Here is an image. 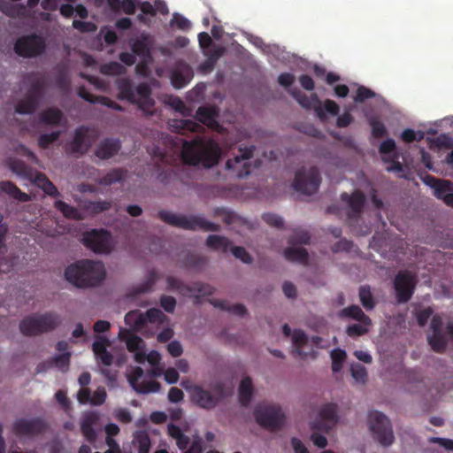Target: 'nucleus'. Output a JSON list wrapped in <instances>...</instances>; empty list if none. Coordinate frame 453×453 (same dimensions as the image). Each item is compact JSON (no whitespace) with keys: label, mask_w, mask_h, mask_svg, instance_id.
I'll return each mask as SVG.
<instances>
[{"label":"nucleus","mask_w":453,"mask_h":453,"mask_svg":"<svg viewBox=\"0 0 453 453\" xmlns=\"http://www.w3.org/2000/svg\"><path fill=\"white\" fill-rule=\"evenodd\" d=\"M0 192L9 195L11 197L19 202H28L31 196L21 191L13 182L10 180L0 181Z\"/></svg>","instance_id":"obj_27"},{"label":"nucleus","mask_w":453,"mask_h":453,"mask_svg":"<svg viewBox=\"0 0 453 453\" xmlns=\"http://www.w3.org/2000/svg\"><path fill=\"white\" fill-rule=\"evenodd\" d=\"M167 289L175 291L181 295H188L192 293L191 287L185 285L180 279L174 276H168L166 278Z\"/></svg>","instance_id":"obj_41"},{"label":"nucleus","mask_w":453,"mask_h":453,"mask_svg":"<svg viewBox=\"0 0 453 453\" xmlns=\"http://www.w3.org/2000/svg\"><path fill=\"white\" fill-rule=\"evenodd\" d=\"M368 123L372 127V135L374 138L380 139L387 134V128L385 125L376 117L369 118Z\"/></svg>","instance_id":"obj_48"},{"label":"nucleus","mask_w":453,"mask_h":453,"mask_svg":"<svg viewBox=\"0 0 453 453\" xmlns=\"http://www.w3.org/2000/svg\"><path fill=\"white\" fill-rule=\"evenodd\" d=\"M127 348L130 352L141 350L142 349H144V342L141 337L137 335H131L127 340Z\"/></svg>","instance_id":"obj_57"},{"label":"nucleus","mask_w":453,"mask_h":453,"mask_svg":"<svg viewBox=\"0 0 453 453\" xmlns=\"http://www.w3.org/2000/svg\"><path fill=\"white\" fill-rule=\"evenodd\" d=\"M125 71V67L116 61H111L100 66V73L104 75H120Z\"/></svg>","instance_id":"obj_46"},{"label":"nucleus","mask_w":453,"mask_h":453,"mask_svg":"<svg viewBox=\"0 0 453 453\" xmlns=\"http://www.w3.org/2000/svg\"><path fill=\"white\" fill-rule=\"evenodd\" d=\"M321 183L319 170L312 166L308 170L302 168L296 173L293 188L303 195H312L319 190Z\"/></svg>","instance_id":"obj_9"},{"label":"nucleus","mask_w":453,"mask_h":453,"mask_svg":"<svg viewBox=\"0 0 453 453\" xmlns=\"http://www.w3.org/2000/svg\"><path fill=\"white\" fill-rule=\"evenodd\" d=\"M368 425L373 438L382 446H390L395 440L392 426L386 415L372 411L368 415Z\"/></svg>","instance_id":"obj_8"},{"label":"nucleus","mask_w":453,"mask_h":453,"mask_svg":"<svg viewBox=\"0 0 453 453\" xmlns=\"http://www.w3.org/2000/svg\"><path fill=\"white\" fill-rule=\"evenodd\" d=\"M264 221L268 225L280 228L283 226V219L277 214L274 213H265L262 216Z\"/></svg>","instance_id":"obj_61"},{"label":"nucleus","mask_w":453,"mask_h":453,"mask_svg":"<svg viewBox=\"0 0 453 453\" xmlns=\"http://www.w3.org/2000/svg\"><path fill=\"white\" fill-rule=\"evenodd\" d=\"M424 137V134L422 132L416 133L413 129L406 128L401 134V139L407 142L411 143L414 141H421Z\"/></svg>","instance_id":"obj_56"},{"label":"nucleus","mask_w":453,"mask_h":453,"mask_svg":"<svg viewBox=\"0 0 453 453\" xmlns=\"http://www.w3.org/2000/svg\"><path fill=\"white\" fill-rule=\"evenodd\" d=\"M73 27L82 33L94 32L96 30V26L94 23L78 19L73 21Z\"/></svg>","instance_id":"obj_62"},{"label":"nucleus","mask_w":453,"mask_h":453,"mask_svg":"<svg viewBox=\"0 0 453 453\" xmlns=\"http://www.w3.org/2000/svg\"><path fill=\"white\" fill-rule=\"evenodd\" d=\"M165 318V315L157 308L149 309L143 313L144 326L147 323H162Z\"/></svg>","instance_id":"obj_49"},{"label":"nucleus","mask_w":453,"mask_h":453,"mask_svg":"<svg viewBox=\"0 0 453 453\" xmlns=\"http://www.w3.org/2000/svg\"><path fill=\"white\" fill-rule=\"evenodd\" d=\"M46 429L45 421L40 418H19L12 426V431L18 436H35L42 434Z\"/></svg>","instance_id":"obj_15"},{"label":"nucleus","mask_w":453,"mask_h":453,"mask_svg":"<svg viewBox=\"0 0 453 453\" xmlns=\"http://www.w3.org/2000/svg\"><path fill=\"white\" fill-rule=\"evenodd\" d=\"M434 143L439 148L450 149L453 147V139L446 134H441L434 140Z\"/></svg>","instance_id":"obj_64"},{"label":"nucleus","mask_w":453,"mask_h":453,"mask_svg":"<svg viewBox=\"0 0 453 453\" xmlns=\"http://www.w3.org/2000/svg\"><path fill=\"white\" fill-rule=\"evenodd\" d=\"M196 119L207 126L209 128L219 131L221 128L219 122L216 120V111L210 107L201 106L197 109L196 113Z\"/></svg>","instance_id":"obj_25"},{"label":"nucleus","mask_w":453,"mask_h":453,"mask_svg":"<svg viewBox=\"0 0 453 453\" xmlns=\"http://www.w3.org/2000/svg\"><path fill=\"white\" fill-rule=\"evenodd\" d=\"M124 175L125 172L122 169H112L101 178L100 183L105 186H110L121 181L124 179Z\"/></svg>","instance_id":"obj_44"},{"label":"nucleus","mask_w":453,"mask_h":453,"mask_svg":"<svg viewBox=\"0 0 453 453\" xmlns=\"http://www.w3.org/2000/svg\"><path fill=\"white\" fill-rule=\"evenodd\" d=\"M337 411L336 403H329L323 405L319 413V418L311 424V429L328 433L339 421Z\"/></svg>","instance_id":"obj_14"},{"label":"nucleus","mask_w":453,"mask_h":453,"mask_svg":"<svg viewBox=\"0 0 453 453\" xmlns=\"http://www.w3.org/2000/svg\"><path fill=\"white\" fill-rule=\"evenodd\" d=\"M372 324H352L347 327V334L350 337H357L365 334L368 332V326Z\"/></svg>","instance_id":"obj_55"},{"label":"nucleus","mask_w":453,"mask_h":453,"mask_svg":"<svg viewBox=\"0 0 453 453\" xmlns=\"http://www.w3.org/2000/svg\"><path fill=\"white\" fill-rule=\"evenodd\" d=\"M61 133L59 131H54L50 134H42L38 138V145L42 149H47L58 140Z\"/></svg>","instance_id":"obj_54"},{"label":"nucleus","mask_w":453,"mask_h":453,"mask_svg":"<svg viewBox=\"0 0 453 453\" xmlns=\"http://www.w3.org/2000/svg\"><path fill=\"white\" fill-rule=\"evenodd\" d=\"M426 182L434 188V196L438 199L442 200L446 205L453 207V182L433 176H428Z\"/></svg>","instance_id":"obj_17"},{"label":"nucleus","mask_w":453,"mask_h":453,"mask_svg":"<svg viewBox=\"0 0 453 453\" xmlns=\"http://www.w3.org/2000/svg\"><path fill=\"white\" fill-rule=\"evenodd\" d=\"M182 386L190 393L192 401L201 408L209 410L214 408L219 403V398L201 386L194 385L188 388L184 383H182Z\"/></svg>","instance_id":"obj_18"},{"label":"nucleus","mask_w":453,"mask_h":453,"mask_svg":"<svg viewBox=\"0 0 453 453\" xmlns=\"http://www.w3.org/2000/svg\"><path fill=\"white\" fill-rule=\"evenodd\" d=\"M89 128L85 126L78 127L74 131L73 139L67 144V152L73 155H84L91 147L88 135Z\"/></svg>","instance_id":"obj_16"},{"label":"nucleus","mask_w":453,"mask_h":453,"mask_svg":"<svg viewBox=\"0 0 453 453\" xmlns=\"http://www.w3.org/2000/svg\"><path fill=\"white\" fill-rule=\"evenodd\" d=\"M346 352L341 349H335L331 352L332 358V371L338 372L346 358Z\"/></svg>","instance_id":"obj_50"},{"label":"nucleus","mask_w":453,"mask_h":453,"mask_svg":"<svg viewBox=\"0 0 453 453\" xmlns=\"http://www.w3.org/2000/svg\"><path fill=\"white\" fill-rule=\"evenodd\" d=\"M284 257L291 262H298L306 265L309 260V255L303 248L288 247L284 250Z\"/></svg>","instance_id":"obj_37"},{"label":"nucleus","mask_w":453,"mask_h":453,"mask_svg":"<svg viewBox=\"0 0 453 453\" xmlns=\"http://www.w3.org/2000/svg\"><path fill=\"white\" fill-rule=\"evenodd\" d=\"M171 127L173 131L181 134L187 132L201 133L204 130L203 126L191 119H173Z\"/></svg>","instance_id":"obj_26"},{"label":"nucleus","mask_w":453,"mask_h":453,"mask_svg":"<svg viewBox=\"0 0 453 453\" xmlns=\"http://www.w3.org/2000/svg\"><path fill=\"white\" fill-rule=\"evenodd\" d=\"M253 386L250 377H244L239 387V401L242 405L248 406L252 398Z\"/></svg>","instance_id":"obj_33"},{"label":"nucleus","mask_w":453,"mask_h":453,"mask_svg":"<svg viewBox=\"0 0 453 453\" xmlns=\"http://www.w3.org/2000/svg\"><path fill=\"white\" fill-rule=\"evenodd\" d=\"M359 299L363 307L366 311H372L376 305V302L371 291L369 285H363L359 288Z\"/></svg>","instance_id":"obj_40"},{"label":"nucleus","mask_w":453,"mask_h":453,"mask_svg":"<svg viewBox=\"0 0 453 453\" xmlns=\"http://www.w3.org/2000/svg\"><path fill=\"white\" fill-rule=\"evenodd\" d=\"M70 358L71 353L65 352L63 354H59L48 360L45 364H41L37 367V372H42L44 370V365H48L49 366H56L62 372H66L69 369L70 365Z\"/></svg>","instance_id":"obj_29"},{"label":"nucleus","mask_w":453,"mask_h":453,"mask_svg":"<svg viewBox=\"0 0 453 453\" xmlns=\"http://www.w3.org/2000/svg\"><path fill=\"white\" fill-rule=\"evenodd\" d=\"M121 149L119 139L105 138L97 145L95 155L103 160H107L119 153Z\"/></svg>","instance_id":"obj_21"},{"label":"nucleus","mask_w":453,"mask_h":453,"mask_svg":"<svg viewBox=\"0 0 453 453\" xmlns=\"http://www.w3.org/2000/svg\"><path fill=\"white\" fill-rule=\"evenodd\" d=\"M9 167L12 173L28 180H32L36 173V171L20 159H11Z\"/></svg>","instance_id":"obj_28"},{"label":"nucleus","mask_w":453,"mask_h":453,"mask_svg":"<svg viewBox=\"0 0 453 453\" xmlns=\"http://www.w3.org/2000/svg\"><path fill=\"white\" fill-rule=\"evenodd\" d=\"M63 119V112L56 108L50 107L39 114V120L42 124L58 126Z\"/></svg>","instance_id":"obj_31"},{"label":"nucleus","mask_w":453,"mask_h":453,"mask_svg":"<svg viewBox=\"0 0 453 453\" xmlns=\"http://www.w3.org/2000/svg\"><path fill=\"white\" fill-rule=\"evenodd\" d=\"M143 319V313L138 310L128 311L125 316V323L134 329L144 326Z\"/></svg>","instance_id":"obj_43"},{"label":"nucleus","mask_w":453,"mask_h":453,"mask_svg":"<svg viewBox=\"0 0 453 453\" xmlns=\"http://www.w3.org/2000/svg\"><path fill=\"white\" fill-rule=\"evenodd\" d=\"M158 218L165 223L185 230H203L218 232L220 226L218 224L206 220L202 216H184L162 210L158 211Z\"/></svg>","instance_id":"obj_6"},{"label":"nucleus","mask_w":453,"mask_h":453,"mask_svg":"<svg viewBox=\"0 0 453 453\" xmlns=\"http://www.w3.org/2000/svg\"><path fill=\"white\" fill-rule=\"evenodd\" d=\"M61 323L60 317L53 312L33 314L25 317L19 323V331L25 336H36L51 332Z\"/></svg>","instance_id":"obj_5"},{"label":"nucleus","mask_w":453,"mask_h":453,"mask_svg":"<svg viewBox=\"0 0 453 453\" xmlns=\"http://www.w3.org/2000/svg\"><path fill=\"white\" fill-rule=\"evenodd\" d=\"M55 84L63 93L70 91L71 80L65 70L59 71L55 79Z\"/></svg>","instance_id":"obj_51"},{"label":"nucleus","mask_w":453,"mask_h":453,"mask_svg":"<svg viewBox=\"0 0 453 453\" xmlns=\"http://www.w3.org/2000/svg\"><path fill=\"white\" fill-rule=\"evenodd\" d=\"M206 245L214 250L226 253L228 251L231 242L226 237L211 234L206 239Z\"/></svg>","instance_id":"obj_38"},{"label":"nucleus","mask_w":453,"mask_h":453,"mask_svg":"<svg viewBox=\"0 0 453 453\" xmlns=\"http://www.w3.org/2000/svg\"><path fill=\"white\" fill-rule=\"evenodd\" d=\"M83 243L95 253L108 254L111 250V234L104 229H93L84 234Z\"/></svg>","instance_id":"obj_13"},{"label":"nucleus","mask_w":453,"mask_h":453,"mask_svg":"<svg viewBox=\"0 0 453 453\" xmlns=\"http://www.w3.org/2000/svg\"><path fill=\"white\" fill-rule=\"evenodd\" d=\"M97 421L98 416L93 411L85 413L81 421V432L90 443L95 442L97 438V433L94 428Z\"/></svg>","instance_id":"obj_23"},{"label":"nucleus","mask_w":453,"mask_h":453,"mask_svg":"<svg viewBox=\"0 0 453 453\" xmlns=\"http://www.w3.org/2000/svg\"><path fill=\"white\" fill-rule=\"evenodd\" d=\"M427 342L432 349L438 353L444 352L448 345V341L443 331L432 332L431 334L427 335Z\"/></svg>","instance_id":"obj_34"},{"label":"nucleus","mask_w":453,"mask_h":453,"mask_svg":"<svg viewBox=\"0 0 453 453\" xmlns=\"http://www.w3.org/2000/svg\"><path fill=\"white\" fill-rule=\"evenodd\" d=\"M31 181H34L38 188H42L50 196H57L59 195L57 187L42 173L36 172Z\"/></svg>","instance_id":"obj_30"},{"label":"nucleus","mask_w":453,"mask_h":453,"mask_svg":"<svg viewBox=\"0 0 453 453\" xmlns=\"http://www.w3.org/2000/svg\"><path fill=\"white\" fill-rule=\"evenodd\" d=\"M254 150V146L240 147L239 155L227 159L226 163V169L233 171L239 179L247 177L251 172L250 159L253 156Z\"/></svg>","instance_id":"obj_12"},{"label":"nucleus","mask_w":453,"mask_h":453,"mask_svg":"<svg viewBox=\"0 0 453 453\" xmlns=\"http://www.w3.org/2000/svg\"><path fill=\"white\" fill-rule=\"evenodd\" d=\"M143 376V370L137 366L128 376V381L131 387L139 394L157 393L160 390L161 385L157 380L142 381L139 383L140 379Z\"/></svg>","instance_id":"obj_19"},{"label":"nucleus","mask_w":453,"mask_h":453,"mask_svg":"<svg viewBox=\"0 0 453 453\" xmlns=\"http://www.w3.org/2000/svg\"><path fill=\"white\" fill-rule=\"evenodd\" d=\"M65 277L80 288L96 287L104 280L105 269L102 262L82 259L67 266Z\"/></svg>","instance_id":"obj_2"},{"label":"nucleus","mask_w":453,"mask_h":453,"mask_svg":"<svg viewBox=\"0 0 453 453\" xmlns=\"http://www.w3.org/2000/svg\"><path fill=\"white\" fill-rule=\"evenodd\" d=\"M220 155L221 149L213 139L197 135L191 141H184L182 144L181 157L190 165L211 167L218 164Z\"/></svg>","instance_id":"obj_1"},{"label":"nucleus","mask_w":453,"mask_h":453,"mask_svg":"<svg viewBox=\"0 0 453 453\" xmlns=\"http://www.w3.org/2000/svg\"><path fill=\"white\" fill-rule=\"evenodd\" d=\"M233 255L245 264L252 262L251 256L247 252L243 247L234 246L231 248Z\"/></svg>","instance_id":"obj_59"},{"label":"nucleus","mask_w":453,"mask_h":453,"mask_svg":"<svg viewBox=\"0 0 453 453\" xmlns=\"http://www.w3.org/2000/svg\"><path fill=\"white\" fill-rule=\"evenodd\" d=\"M109 345V339L103 336H98L92 344L96 357L105 366H110L113 363V356L107 350Z\"/></svg>","instance_id":"obj_22"},{"label":"nucleus","mask_w":453,"mask_h":453,"mask_svg":"<svg viewBox=\"0 0 453 453\" xmlns=\"http://www.w3.org/2000/svg\"><path fill=\"white\" fill-rule=\"evenodd\" d=\"M54 206L57 210L61 211L65 218L73 219H81V212L79 211V210L73 206L69 205L64 201H56Z\"/></svg>","instance_id":"obj_42"},{"label":"nucleus","mask_w":453,"mask_h":453,"mask_svg":"<svg viewBox=\"0 0 453 453\" xmlns=\"http://www.w3.org/2000/svg\"><path fill=\"white\" fill-rule=\"evenodd\" d=\"M350 372L356 381L361 383H365L366 381L367 372L363 365L359 363L352 364L350 366Z\"/></svg>","instance_id":"obj_53"},{"label":"nucleus","mask_w":453,"mask_h":453,"mask_svg":"<svg viewBox=\"0 0 453 453\" xmlns=\"http://www.w3.org/2000/svg\"><path fill=\"white\" fill-rule=\"evenodd\" d=\"M292 342L295 347L293 354L303 358L307 357V353L303 350V348L307 344L308 337L305 333L300 329L294 330L292 334Z\"/></svg>","instance_id":"obj_36"},{"label":"nucleus","mask_w":453,"mask_h":453,"mask_svg":"<svg viewBox=\"0 0 453 453\" xmlns=\"http://www.w3.org/2000/svg\"><path fill=\"white\" fill-rule=\"evenodd\" d=\"M393 285L397 303H405L411 300L414 294L417 277L411 271L402 270L395 275Z\"/></svg>","instance_id":"obj_11"},{"label":"nucleus","mask_w":453,"mask_h":453,"mask_svg":"<svg viewBox=\"0 0 453 453\" xmlns=\"http://www.w3.org/2000/svg\"><path fill=\"white\" fill-rule=\"evenodd\" d=\"M256 422L262 427L270 431L281 429L285 421V415L277 404L261 403L254 409Z\"/></svg>","instance_id":"obj_7"},{"label":"nucleus","mask_w":453,"mask_h":453,"mask_svg":"<svg viewBox=\"0 0 453 453\" xmlns=\"http://www.w3.org/2000/svg\"><path fill=\"white\" fill-rule=\"evenodd\" d=\"M171 25L177 27L180 30H188L191 27L190 21L184 16L178 13L173 14Z\"/></svg>","instance_id":"obj_58"},{"label":"nucleus","mask_w":453,"mask_h":453,"mask_svg":"<svg viewBox=\"0 0 453 453\" xmlns=\"http://www.w3.org/2000/svg\"><path fill=\"white\" fill-rule=\"evenodd\" d=\"M46 50L45 39L37 34L23 35L17 39L14 51L23 58H35L42 55Z\"/></svg>","instance_id":"obj_10"},{"label":"nucleus","mask_w":453,"mask_h":453,"mask_svg":"<svg viewBox=\"0 0 453 453\" xmlns=\"http://www.w3.org/2000/svg\"><path fill=\"white\" fill-rule=\"evenodd\" d=\"M29 83L25 96L15 105V111L19 114H33L38 108L47 88L44 75L39 73H30L26 76Z\"/></svg>","instance_id":"obj_4"},{"label":"nucleus","mask_w":453,"mask_h":453,"mask_svg":"<svg viewBox=\"0 0 453 453\" xmlns=\"http://www.w3.org/2000/svg\"><path fill=\"white\" fill-rule=\"evenodd\" d=\"M374 96H375V93L372 89H370L365 86H360L357 89L355 101L358 102V103H362L367 99L373 98Z\"/></svg>","instance_id":"obj_60"},{"label":"nucleus","mask_w":453,"mask_h":453,"mask_svg":"<svg viewBox=\"0 0 453 453\" xmlns=\"http://www.w3.org/2000/svg\"><path fill=\"white\" fill-rule=\"evenodd\" d=\"M133 445L138 453H150L151 441L146 431L140 430L134 434Z\"/></svg>","instance_id":"obj_32"},{"label":"nucleus","mask_w":453,"mask_h":453,"mask_svg":"<svg viewBox=\"0 0 453 453\" xmlns=\"http://www.w3.org/2000/svg\"><path fill=\"white\" fill-rule=\"evenodd\" d=\"M311 235L308 231L303 229H295L293 234L288 238L290 245L296 244H308L310 242Z\"/></svg>","instance_id":"obj_47"},{"label":"nucleus","mask_w":453,"mask_h":453,"mask_svg":"<svg viewBox=\"0 0 453 453\" xmlns=\"http://www.w3.org/2000/svg\"><path fill=\"white\" fill-rule=\"evenodd\" d=\"M213 304L216 307H219L221 310L227 311L241 317L247 313L245 306L240 303L230 305L226 301H215Z\"/></svg>","instance_id":"obj_45"},{"label":"nucleus","mask_w":453,"mask_h":453,"mask_svg":"<svg viewBox=\"0 0 453 453\" xmlns=\"http://www.w3.org/2000/svg\"><path fill=\"white\" fill-rule=\"evenodd\" d=\"M157 281V275L154 272H151L147 277L146 280L137 287L134 288L129 293V296L134 297L140 294L150 292Z\"/></svg>","instance_id":"obj_39"},{"label":"nucleus","mask_w":453,"mask_h":453,"mask_svg":"<svg viewBox=\"0 0 453 453\" xmlns=\"http://www.w3.org/2000/svg\"><path fill=\"white\" fill-rule=\"evenodd\" d=\"M161 307L168 313H173L176 307V300L170 296H162L160 298Z\"/></svg>","instance_id":"obj_63"},{"label":"nucleus","mask_w":453,"mask_h":453,"mask_svg":"<svg viewBox=\"0 0 453 453\" xmlns=\"http://www.w3.org/2000/svg\"><path fill=\"white\" fill-rule=\"evenodd\" d=\"M193 77V72L189 65H180L171 73V83L175 88H182L188 84Z\"/></svg>","instance_id":"obj_24"},{"label":"nucleus","mask_w":453,"mask_h":453,"mask_svg":"<svg viewBox=\"0 0 453 453\" xmlns=\"http://www.w3.org/2000/svg\"><path fill=\"white\" fill-rule=\"evenodd\" d=\"M116 87L119 99L137 104L138 108L146 114L153 113L155 101L151 97L152 89L148 83L141 82L138 86L134 87L129 79L121 78L117 81Z\"/></svg>","instance_id":"obj_3"},{"label":"nucleus","mask_w":453,"mask_h":453,"mask_svg":"<svg viewBox=\"0 0 453 453\" xmlns=\"http://www.w3.org/2000/svg\"><path fill=\"white\" fill-rule=\"evenodd\" d=\"M341 199L345 202L350 209V213L348 215L349 219H358L366 202L364 193L360 190H355L351 195L343 192L341 195Z\"/></svg>","instance_id":"obj_20"},{"label":"nucleus","mask_w":453,"mask_h":453,"mask_svg":"<svg viewBox=\"0 0 453 453\" xmlns=\"http://www.w3.org/2000/svg\"><path fill=\"white\" fill-rule=\"evenodd\" d=\"M342 317L351 318L363 324H372L371 319L366 316L358 305H350L340 312Z\"/></svg>","instance_id":"obj_35"},{"label":"nucleus","mask_w":453,"mask_h":453,"mask_svg":"<svg viewBox=\"0 0 453 453\" xmlns=\"http://www.w3.org/2000/svg\"><path fill=\"white\" fill-rule=\"evenodd\" d=\"M292 96L299 103V104L305 109L311 108L312 101L317 103L319 102L316 94H313L311 97H309L307 95L302 93L301 91H293Z\"/></svg>","instance_id":"obj_52"}]
</instances>
